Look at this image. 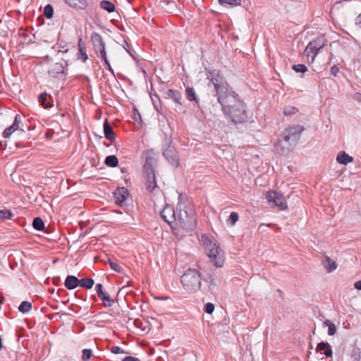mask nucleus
Returning a JSON list of instances; mask_svg holds the SVG:
<instances>
[{
	"label": "nucleus",
	"mask_w": 361,
	"mask_h": 361,
	"mask_svg": "<svg viewBox=\"0 0 361 361\" xmlns=\"http://www.w3.org/2000/svg\"><path fill=\"white\" fill-rule=\"evenodd\" d=\"M211 82L215 90L219 103L224 114L234 123H241L247 118L245 106L238 95L229 88L228 84L218 72H212Z\"/></svg>",
	"instance_id": "obj_1"
},
{
	"label": "nucleus",
	"mask_w": 361,
	"mask_h": 361,
	"mask_svg": "<svg viewBox=\"0 0 361 361\" xmlns=\"http://www.w3.org/2000/svg\"><path fill=\"white\" fill-rule=\"evenodd\" d=\"M303 130V127L300 125L286 128L275 144L276 150L281 154H287L297 145Z\"/></svg>",
	"instance_id": "obj_2"
},
{
	"label": "nucleus",
	"mask_w": 361,
	"mask_h": 361,
	"mask_svg": "<svg viewBox=\"0 0 361 361\" xmlns=\"http://www.w3.org/2000/svg\"><path fill=\"white\" fill-rule=\"evenodd\" d=\"M202 241L205 252L213 265L216 267H222L225 262V255L217 241L206 235H202Z\"/></svg>",
	"instance_id": "obj_3"
},
{
	"label": "nucleus",
	"mask_w": 361,
	"mask_h": 361,
	"mask_svg": "<svg viewBox=\"0 0 361 361\" xmlns=\"http://www.w3.org/2000/svg\"><path fill=\"white\" fill-rule=\"evenodd\" d=\"M178 209L179 212L176 220L180 226L187 231L194 230L197 224V217L193 207L186 203H179Z\"/></svg>",
	"instance_id": "obj_4"
},
{
	"label": "nucleus",
	"mask_w": 361,
	"mask_h": 361,
	"mask_svg": "<svg viewBox=\"0 0 361 361\" xmlns=\"http://www.w3.org/2000/svg\"><path fill=\"white\" fill-rule=\"evenodd\" d=\"M181 283L186 290L197 292L201 287L200 272L195 269H188L181 277Z\"/></svg>",
	"instance_id": "obj_5"
},
{
	"label": "nucleus",
	"mask_w": 361,
	"mask_h": 361,
	"mask_svg": "<svg viewBox=\"0 0 361 361\" xmlns=\"http://www.w3.org/2000/svg\"><path fill=\"white\" fill-rule=\"evenodd\" d=\"M92 45L97 57L100 59H106L105 42L100 35L97 33L92 34Z\"/></svg>",
	"instance_id": "obj_6"
},
{
	"label": "nucleus",
	"mask_w": 361,
	"mask_h": 361,
	"mask_svg": "<svg viewBox=\"0 0 361 361\" xmlns=\"http://www.w3.org/2000/svg\"><path fill=\"white\" fill-rule=\"evenodd\" d=\"M267 200L271 207H278L281 210L287 207L285 197L280 192L276 191L268 192L267 194Z\"/></svg>",
	"instance_id": "obj_7"
},
{
	"label": "nucleus",
	"mask_w": 361,
	"mask_h": 361,
	"mask_svg": "<svg viewBox=\"0 0 361 361\" xmlns=\"http://www.w3.org/2000/svg\"><path fill=\"white\" fill-rule=\"evenodd\" d=\"M163 155L168 160L169 163L173 166H178L179 164V158L178 152L173 147L169 145L163 151Z\"/></svg>",
	"instance_id": "obj_8"
},
{
	"label": "nucleus",
	"mask_w": 361,
	"mask_h": 361,
	"mask_svg": "<svg viewBox=\"0 0 361 361\" xmlns=\"http://www.w3.org/2000/svg\"><path fill=\"white\" fill-rule=\"evenodd\" d=\"M21 117L19 115H16L13 124L6 128L3 132V137L4 138H8L16 131L20 130L22 132H25V130L21 126Z\"/></svg>",
	"instance_id": "obj_9"
},
{
	"label": "nucleus",
	"mask_w": 361,
	"mask_h": 361,
	"mask_svg": "<svg viewBox=\"0 0 361 361\" xmlns=\"http://www.w3.org/2000/svg\"><path fill=\"white\" fill-rule=\"evenodd\" d=\"M94 290L104 306L111 307L113 303V300L111 299L108 293L104 289L103 286L101 283H97L94 287Z\"/></svg>",
	"instance_id": "obj_10"
},
{
	"label": "nucleus",
	"mask_w": 361,
	"mask_h": 361,
	"mask_svg": "<svg viewBox=\"0 0 361 361\" xmlns=\"http://www.w3.org/2000/svg\"><path fill=\"white\" fill-rule=\"evenodd\" d=\"M161 216L169 224H171L177 219L173 207L169 204H166L161 212Z\"/></svg>",
	"instance_id": "obj_11"
},
{
	"label": "nucleus",
	"mask_w": 361,
	"mask_h": 361,
	"mask_svg": "<svg viewBox=\"0 0 361 361\" xmlns=\"http://www.w3.org/2000/svg\"><path fill=\"white\" fill-rule=\"evenodd\" d=\"M128 197V191L125 188H119L114 192V197L116 204L122 207Z\"/></svg>",
	"instance_id": "obj_12"
},
{
	"label": "nucleus",
	"mask_w": 361,
	"mask_h": 361,
	"mask_svg": "<svg viewBox=\"0 0 361 361\" xmlns=\"http://www.w3.org/2000/svg\"><path fill=\"white\" fill-rule=\"evenodd\" d=\"M205 281L207 283L208 288L212 293L214 294L219 290L220 280L216 276L212 274L208 276Z\"/></svg>",
	"instance_id": "obj_13"
},
{
	"label": "nucleus",
	"mask_w": 361,
	"mask_h": 361,
	"mask_svg": "<svg viewBox=\"0 0 361 361\" xmlns=\"http://www.w3.org/2000/svg\"><path fill=\"white\" fill-rule=\"evenodd\" d=\"M65 287L68 290H73L79 286V279L75 276L69 275L64 283Z\"/></svg>",
	"instance_id": "obj_14"
},
{
	"label": "nucleus",
	"mask_w": 361,
	"mask_h": 361,
	"mask_svg": "<svg viewBox=\"0 0 361 361\" xmlns=\"http://www.w3.org/2000/svg\"><path fill=\"white\" fill-rule=\"evenodd\" d=\"M318 52L319 50L315 49V46H314L311 42H309L305 50V54L307 56V57L311 58L312 62L314 61V59L318 54Z\"/></svg>",
	"instance_id": "obj_15"
},
{
	"label": "nucleus",
	"mask_w": 361,
	"mask_h": 361,
	"mask_svg": "<svg viewBox=\"0 0 361 361\" xmlns=\"http://www.w3.org/2000/svg\"><path fill=\"white\" fill-rule=\"evenodd\" d=\"M336 160L339 164L346 165L348 163L352 162L353 161V158L343 151L338 154Z\"/></svg>",
	"instance_id": "obj_16"
},
{
	"label": "nucleus",
	"mask_w": 361,
	"mask_h": 361,
	"mask_svg": "<svg viewBox=\"0 0 361 361\" xmlns=\"http://www.w3.org/2000/svg\"><path fill=\"white\" fill-rule=\"evenodd\" d=\"M104 133L106 139L111 141H113L115 139V134L112 128L109 124L106 118L104 123Z\"/></svg>",
	"instance_id": "obj_17"
},
{
	"label": "nucleus",
	"mask_w": 361,
	"mask_h": 361,
	"mask_svg": "<svg viewBox=\"0 0 361 361\" xmlns=\"http://www.w3.org/2000/svg\"><path fill=\"white\" fill-rule=\"evenodd\" d=\"M69 6L78 8H85L88 3V0H64Z\"/></svg>",
	"instance_id": "obj_18"
},
{
	"label": "nucleus",
	"mask_w": 361,
	"mask_h": 361,
	"mask_svg": "<svg viewBox=\"0 0 361 361\" xmlns=\"http://www.w3.org/2000/svg\"><path fill=\"white\" fill-rule=\"evenodd\" d=\"M147 188L149 191H152L156 187L155 175L154 172L149 173L147 174Z\"/></svg>",
	"instance_id": "obj_19"
},
{
	"label": "nucleus",
	"mask_w": 361,
	"mask_h": 361,
	"mask_svg": "<svg viewBox=\"0 0 361 361\" xmlns=\"http://www.w3.org/2000/svg\"><path fill=\"white\" fill-rule=\"evenodd\" d=\"M62 73H63V66L60 63H55L49 70V73L52 76H56Z\"/></svg>",
	"instance_id": "obj_20"
},
{
	"label": "nucleus",
	"mask_w": 361,
	"mask_h": 361,
	"mask_svg": "<svg viewBox=\"0 0 361 361\" xmlns=\"http://www.w3.org/2000/svg\"><path fill=\"white\" fill-rule=\"evenodd\" d=\"M322 264L328 272H331L336 269V262L331 260L329 257H325L324 260L322 262Z\"/></svg>",
	"instance_id": "obj_21"
},
{
	"label": "nucleus",
	"mask_w": 361,
	"mask_h": 361,
	"mask_svg": "<svg viewBox=\"0 0 361 361\" xmlns=\"http://www.w3.org/2000/svg\"><path fill=\"white\" fill-rule=\"evenodd\" d=\"M310 42L314 46H315V49L319 51L326 44V39L324 36H319Z\"/></svg>",
	"instance_id": "obj_22"
},
{
	"label": "nucleus",
	"mask_w": 361,
	"mask_h": 361,
	"mask_svg": "<svg viewBox=\"0 0 361 361\" xmlns=\"http://www.w3.org/2000/svg\"><path fill=\"white\" fill-rule=\"evenodd\" d=\"M167 96L169 98L172 99L176 103L180 104V100L182 99V97L179 92L173 90H169L167 91Z\"/></svg>",
	"instance_id": "obj_23"
},
{
	"label": "nucleus",
	"mask_w": 361,
	"mask_h": 361,
	"mask_svg": "<svg viewBox=\"0 0 361 361\" xmlns=\"http://www.w3.org/2000/svg\"><path fill=\"white\" fill-rule=\"evenodd\" d=\"M100 7L109 13H111L115 10L114 4L111 1L105 0H103L100 2Z\"/></svg>",
	"instance_id": "obj_24"
},
{
	"label": "nucleus",
	"mask_w": 361,
	"mask_h": 361,
	"mask_svg": "<svg viewBox=\"0 0 361 361\" xmlns=\"http://www.w3.org/2000/svg\"><path fill=\"white\" fill-rule=\"evenodd\" d=\"M104 163L106 166L109 167H116V166H118V159L114 155H109L106 157Z\"/></svg>",
	"instance_id": "obj_25"
},
{
	"label": "nucleus",
	"mask_w": 361,
	"mask_h": 361,
	"mask_svg": "<svg viewBox=\"0 0 361 361\" xmlns=\"http://www.w3.org/2000/svg\"><path fill=\"white\" fill-rule=\"evenodd\" d=\"M13 216V214L9 209H0V221H4L6 220H10Z\"/></svg>",
	"instance_id": "obj_26"
},
{
	"label": "nucleus",
	"mask_w": 361,
	"mask_h": 361,
	"mask_svg": "<svg viewBox=\"0 0 361 361\" xmlns=\"http://www.w3.org/2000/svg\"><path fill=\"white\" fill-rule=\"evenodd\" d=\"M323 326H328V334L334 336L336 333V326L329 320H326L322 324Z\"/></svg>",
	"instance_id": "obj_27"
},
{
	"label": "nucleus",
	"mask_w": 361,
	"mask_h": 361,
	"mask_svg": "<svg viewBox=\"0 0 361 361\" xmlns=\"http://www.w3.org/2000/svg\"><path fill=\"white\" fill-rule=\"evenodd\" d=\"M79 47V52H78V58L81 59L82 61H85L87 59V54L85 50V47L82 44V39H80L78 42Z\"/></svg>",
	"instance_id": "obj_28"
},
{
	"label": "nucleus",
	"mask_w": 361,
	"mask_h": 361,
	"mask_svg": "<svg viewBox=\"0 0 361 361\" xmlns=\"http://www.w3.org/2000/svg\"><path fill=\"white\" fill-rule=\"evenodd\" d=\"M185 94L190 101H195L196 102H198L199 99L192 87H187L185 90Z\"/></svg>",
	"instance_id": "obj_29"
},
{
	"label": "nucleus",
	"mask_w": 361,
	"mask_h": 361,
	"mask_svg": "<svg viewBox=\"0 0 361 361\" xmlns=\"http://www.w3.org/2000/svg\"><path fill=\"white\" fill-rule=\"evenodd\" d=\"M47 98L48 95L45 92L40 94L39 96V102L44 108H48L52 106V104L47 101Z\"/></svg>",
	"instance_id": "obj_30"
},
{
	"label": "nucleus",
	"mask_w": 361,
	"mask_h": 361,
	"mask_svg": "<svg viewBox=\"0 0 361 361\" xmlns=\"http://www.w3.org/2000/svg\"><path fill=\"white\" fill-rule=\"evenodd\" d=\"M32 226L34 228H35L37 231H42L44 228V221L39 217H36L34 219Z\"/></svg>",
	"instance_id": "obj_31"
},
{
	"label": "nucleus",
	"mask_w": 361,
	"mask_h": 361,
	"mask_svg": "<svg viewBox=\"0 0 361 361\" xmlns=\"http://www.w3.org/2000/svg\"><path fill=\"white\" fill-rule=\"evenodd\" d=\"M238 218H239V216L237 212H231L228 219L226 221L227 224L231 226H233L235 224V223L238 221Z\"/></svg>",
	"instance_id": "obj_32"
},
{
	"label": "nucleus",
	"mask_w": 361,
	"mask_h": 361,
	"mask_svg": "<svg viewBox=\"0 0 361 361\" xmlns=\"http://www.w3.org/2000/svg\"><path fill=\"white\" fill-rule=\"evenodd\" d=\"M32 308V305L30 302L23 301L21 302L20 306L18 307V310L20 312L23 313H25L29 312Z\"/></svg>",
	"instance_id": "obj_33"
},
{
	"label": "nucleus",
	"mask_w": 361,
	"mask_h": 361,
	"mask_svg": "<svg viewBox=\"0 0 361 361\" xmlns=\"http://www.w3.org/2000/svg\"><path fill=\"white\" fill-rule=\"evenodd\" d=\"M44 14L47 18H51L54 14V9L51 5H47L44 9Z\"/></svg>",
	"instance_id": "obj_34"
},
{
	"label": "nucleus",
	"mask_w": 361,
	"mask_h": 361,
	"mask_svg": "<svg viewBox=\"0 0 361 361\" xmlns=\"http://www.w3.org/2000/svg\"><path fill=\"white\" fill-rule=\"evenodd\" d=\"M219 1L221 5L228 4L231 6H238L241 4V0H219Z\"/></svg>",
	"instance_id": "obj_35"
},
{
	"label": "nucleus",
	"mask_w": 361,
	"mask_h": 361,
	"mask_svg": "<svg viewBox=\"0 0 361 361\" xmlns=\"http://www.w3.org/2000/svg\"><path fill=\"white\" fill-rule=\"evenodd\" d=\"M293 69L297 73H305L307 71V68L304 64H297L293 66Z\"/></svg>",
	"instance_id": "obj_36"
},
{
	"label": "nucleus",
	"mask_w": 361,
	"mask_h": 361,
	"mask_svg": "<svg viewBox=\"0 0 361 361\" xmlns=\"http://www.w3.org/2000/svg\"><path fill=\"white\" fill-rule=\"evenodd\" d=\"M79 286L90 289V278H85L79 280Z\"/></svg>",
	"instance_id": "obj_37"
},
{
	"label": "nucleus",
	"mask_w": 361,
	"mask_h": 361,
	"mask_svg": "<svg viewBox=\"0 0 361 361\" xmlns=\"http://www.w3.org/2000/svg\"><path fill=\"white\" fill-rule=\"evenodd\" d=\"M109 265L111 268L115 271L118 273L122 271V267L119 266L116 262L109 260Z\"/></svg>",
	"instance_id": "obj_38"
},
{
	"label": "nucleus",
	"mask_w": 361,
	"mask_h": 361,
	"mask_svg": "<svg viewBox=\"0 0 361 361\" xmlns=\"http://www.w3.org/2000/svg\"><path fill=\"white\" fill-rule=\"evenodd\" d=\"M214 310V305L211 303V302H208L204 306V311L208 313V314H212Z\"/></svg>",
	"instance_id": "obj_39"
},
{
	"label": "nucleus",
	"mask_w": 361,
	"mask_h": 361,
	"mask_svg": "<svg viewBox=\"0 0 361 361\" xmlns=\"http://www.w3.org/2000/svg\"><path fill=\"white\" fill-rule=\"evenodd\" d=\"M82 359L83 361H87L90 359V350H89V349L83 350Z\"/></svg>",
	"instance_id": "obj_40"
},
{
	"label": "nucleus",
	"mask_w": 361,
	"mask_h": 361,
	"mask_svg": "<svg viewBox=\"0 0 361 361\" xmlns=\"http://www.w3.org/2000/svg\"><path fill=\"white\" fill-rule=\"evenodd\" d=\"M297 111V109L293 106H288L284 109L285 115H291L295 114Z\"/></svg>",
	"instance_id": "obj_41"
},
{
	"label": "nucleus",
	"mask_w": 361,
	"mask_h": 361,
	"mask_svg": "<svg viewBox=\"0 0 361 361\" xmlns=\"http://www.w3.org/2000/svg\"><path fill=\"white\" fill-rule=\"evenodd\" d=\"M144 169H145V171L147 173V174H148L149 173H152V171H154V170L152 169V166L149 162L148 159L146 160V162L144 166Z\"/></svg>",
	"instance_id": "obj_42"
},
{
	"label": "nucleus",
	"mask_w": 361,
	"mask_h": 361,
	"mask_svg": "<svg viewBox=\"0 0 361 361\" xmlns=\"http://www.w3.org/2000/svg\"><path fill=\"white\" fill-rule=\"evenodd\" d=\"M327 345H328V343H324V342H320L318 343L317 346V351H321L322 350H324L327 348Z\"/></svg>",
	"instance_id": "obj_43"
},
{
	"label": "nucleus",
	"mask_w": 361,
	"mask_h": 361,
	"mask_svg": "<svg viewBox=\"0 0 361 361\" xmlns=\"http://www.w3.org/2000/svg\"><path fill=\"white\" fill-rule=\"evenodd\" d=\"M111 351L114 354L124 353L123 350L119 346H113Z\"/></svg>",
	"instance_id": "obj_44"
},
{
	"label": "nucleus",
	"mask_w": 361,
	"mask_h": 361,
	"mask_svg": "<svg viewBox=\"0 0 361 361\" xmlns=\"http://www.w3.org/2000/svg\"><path fill=\"white\" fill-rule=\"evenodd\" d=\"M324 354L329 357H331L332 356V354H333V352H332V350H331V346L329 345V344L328 343V345H327V348L325 349L324 350Z\"/></svg>",
	"instance_id": "obj_45"
},
{
	"label": "nucleus",
	"mask_w": 361,
	"mask_h": 361,
	"mask_svg": "<svg viewBox=\"0 0 361 361\" xmlns=\"http://www.w3.org/2000/svg\"><path fill=\"white\" fill-rule=\"evenodd\" d=\"M102 61H103L106 66V68L111 71L112 73H114V71L107 59V57L106 56V59H101Z\"/></svg>",
	"instance_id": "obj_46"
},
{
	"label": "nucleus",
	"mask_w": 361,
	"mask_h": 361,
	"mask_svg": "<svg viewBox=\"0 0 361 361\" xmlns=\"http://www.w3.org/2000/svg\"><path fill=\"white\" fill-rule=\"evenodd\" d=\"M338 72H339L338 67H337L336 66H334L333 67H331V73L333 75L336 76L338 74Z\"/></svg>",
	"instance_id": "obj_47"
},
{
	"label": "nucleus",
	"mask_w": 361,
	"mask_h": 361,
	"mask_svg": "<svg viewBox=\"0 0 361 361\" xmlns=\"http://www.w3.org/2000/svg\"><path fill=\"white\" fill-rule=\"evenodd\" d=\"M122 361H140L137 357L127 356L123 359Z\"/></svg>",
	"instance_id": "obj_48"
},
{
	"label": "nucleus",
	"mask_w": 361,
	"mask_h": 361,
	"mask_svg": "<svg viewBox=\"0 0 361 361\" xmlns=\"http://www.w3.org/2000/svg\"><path fill=\"white\" fill-rule=\"evenodd\" d=\"M355 25L361 28V13L356 18Z\"/></svg>",
	"instance_id": "obj_49"
},
{
	"label": "nucleus",
	"mask_w": 361,
	"mask_h": 361,
	"mask_svg": "<svg viewBox=\"0 0 361 361\" xmlns=\"http://www.w3.org/2000/svg\"><path fill=\"white\" fill-rule=\"evenodd\" d=\"M169 4H174V2L173 1H171L169 0H164L163 1V5H162V7L164 8L165 6H168Z\"/></svg>",
	"instance_id": "obj_50"
},
{
	"label": "nucleus",
	"mask_w": 361,
	"mask_h": 361,
	"mask_svg": "<svg viewBox=\"0 0 361 361\" xmlns=\"http://www.w3.org/2000/svg\"><path fill=\"white\" fill-rule=\"evenodd\" d=\"M355 288L357 290H361V280L355 283Z\"/></svg>",
	"instance_id": "obj_51"
},
{
	"label": "nucleus",
	"mask_w": 361,
	"mask_h": 361,
	"mask_svg": "<svg viewBox=\"0 0 361 361\" xmlns=\"http://www.w3.org/2000/svg\"><path fill=\"white\" fill-rule=\"evenodd\" d=\"M357 99H359L361 101V93H357V97H356Z\"/></svg>",
	"instance_id": "obj_52"
},
{
	"label": "nucleus",
	"mask_w": 361,
	"mask_h": 361,
	"mask_svg": "<svg viewBox=\"0 0 361 361\" xmlns=\"http://www.w3.org/2000/svg\"><path fill=\"white\" fill-rule=\"evenodd\" d=\"M125 49H126L127 52H128L132 56V54L130 52V51L127 48Z\"/></svg>",
	"instance_id": "obj_53"
},
{
	"label": "nucleus",
	"mask_w": 361,
	"mask_h": 361,
	"mask_svg": "<svg viewBox=\"0 0 361 361\" xmlns=\"http://www.w3.org/2000/svg\"><path fill=\"white\" fill-rule=\"evenodd\" d=\"M91 283H92V287L93 285H94V280L93 279H92Z\"/></svg>",
	"instance_id": "obj_54"
},
{
	"label": "nucleus",
	"mask_w": 361,
	"mask_h": 361,
	"mask_svg": "<svg viewBox=\"0 0 361 361\" xmlns=\"http://www.w3.org/2000/svg\"><path fill=\"white\" fill-rule=\"evenodd\" d=\"M1 145V142H0V146Z\"/></svg>",
	"instance_id": "obj_55"
}]
</instances>
